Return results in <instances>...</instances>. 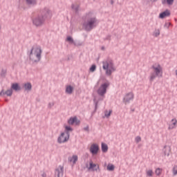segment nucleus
Masks as SVG:
<instances>
[{
	"mask_svg": "<svg viewBox=\"0 0 177 177\" xmlns=\"http://www.w3.org/2000/svg\"><path fill=\"white\" fill-rule=\"evenodd\" d=\"M145 172L147 177H152L154 175V171H153V169H146Z\"/></svg>",
	"mask_w": 177,
	"mask_h": 177,
	"instance_id": "a211bd4d",
	"label": "nucleus"
},
{
	"mask_svg": "<svg viewBox=\"0 0 177 177\" xmlns=\"http://www.w3.org/2000/svg\"><path fill=\"white\" fill-rule=\"evenodd\" d=\"M173 174L174 176L177 175V165H175L173 168Z\"/></svg>",
	"mask_w": 177,
	"mask_h": 177,
	"instance_id": "c756f323",
	"label": "nucleus"
},
{
	"mask_svg": "<svg viewBox=\"0 0 177 177\" xmlns=\"http://www.w3.org/2000/svg\"><path fill=\"white\" fill-rule=\"evenodd\" d=\"M103 69L106 70V75H111V73L115 71V68H114V65L113 62L110 61H104L103 62Z\"/></svg>",
	"mask_w": 177,
	"mask_h": 177,
	"instance_id": "7ed1b4c3",
	"label": "nucleus"
},
{
	"mask_svg": "<svg viewBox=\"0 0 177 177\" xmlns=\"http://www.w3.org/2000/svg\"><path fill=\"white\" fill-rule=\"evenodd\" d=\"M171 15L169 10H167L163 12H161L159 15L160 19H165V17H168Z\"/></svg>",
	"mask_w": 177,
	"mask_h": 177,
	"instance_id": "f8f14e48",
	"label": "nucleus"
},
{
	"mask_svg": "<svg viewBox=\"0 0 177 177\" xmlns=\"http://www.w3.org/2000/svg\"><path fill=\"white\" fill-rule=\"evenodd\" d=\"M70 162L72 164H75L78 161V156L77 155H73L72 157L69 158Z\"/></svg>",
	"mask_w": 177,
	"mask_h": 177,
	"instance_id": "dca6fc26",
	"label": "nucleus"
},
{
	"mask_svg": "<svg viewBox=\"0 0 177 177\" xmlns=\"http://www.w3.org/2000/svg\"><path fill=\"white\" fill-rule=\"evenodd\" d=\"M153 35L155 37H158V35H160V30L159 29H156L153 33Z\"/></svg>",
	"mask_w": 177,
	"mask_h": 177,
	"instance_id": "cd10ccee",
	"label": "nucleus"
},
{
	"mask_svg": "<svg viewBox=\"0 0 177 177\" xmlns=\"http://www.w3.org/2000/svg\"><path fill=\"white\" fill-rule=\"evenodd\" d=\"M73 9H74V6H72Z\"/></svg>",
	"mask_w": 177,
	"mask_h": 177,
	"instance_id": "72a5a7b5",
	"label": "nucleus"
},
{
	"mask_svg": "<svg viewBox=\"0 0 177 177\" xmlns=\"http://www.w3.org/2000/svg\"><path fill=\"white\" fill-rule=\"evenodd\" d=\"M111 113H113V111H111V110H110L109 111H105V112H104L105 117H106V118L110 117V115H111Z\"/></svg>",
	"mask_w": 177,
	"mask_h": 177,
	"instance_id": "393cba45",
	"label": "nucleus"
},
{
	"mask_svg": "<svg viewBox=\"0 0 177 177\" xmlns=\"http://www.w3.org/2000/svg\"><path fill=\"white\" fill-rule=\"evenodd\" d=\"M135 140H136V143H139V142H140L142 140V138H140V136H137L135 138Z\"/></svg>",
	"mask_w": 177,
	"mask_h": 177,
	"instance_id": "2f4dec72",
	"label": "nucleus"
},
{
	"mask_svg": "<svg viewBox=\"0 0 177 177\" xmlns=\"http://www.w3.org/2000/svg\"><path fill=\"white\" fill-rule=\"evenodd\" d=\"M109 86H110V84L109 82L101 84V86L98 88L97 91V93L100 96H104V95H106V93H107V88H109Z\"/></svg>",
	"mask_w": 177,
	"mask_h": 177,
	"instance_id": "20e7f679",
	"label": "nucleus"
},
{
	"mask_svg": "<svg viewBox=\"0 0 177 177\" xmlns=\"http://www.w3.org/2000/svg\"><path fill=\"white\" fill-rule=\"evenodd\" d=\"M102 150L103 153H107L109 147L105 143H102Z\"/></svg>",
	"mask_w": 177,
	"mask_h": 177,
	"instance_id": "6ab92c4d",
	"label": "nucleus"
},
{
	"mask_svg": "<svg viewBox=\"0 0 177 177\" xmlns=\"http://www.w3.org/2000/svg\"><path fill=\"white\" fill-rule=\"evenodd\" d=\"M70 139V134L68 133H62L60 136L58 138L59 143H64Z\"/></svg>",
	"mask_w": 177,
	"mask_h": 177,
	"instance_id": "0eeeda50",
	"label": "nucleus"
},
{
	"mask_svg": "<svg viewBox=\"0 0 177 177\" xmlns=\"http://www.w3.org/2000/svg\"><path fill=\"white\" fill-rule=\"evenodd\" d=\"M66 39L68 42H73V38L71 37H68Z\"/></svg>",
	"mask_w": 177,
	"mask_h": 177,
	"instance_id": "473e14b6",
	"label": "nucleus"
},
{
	"mask_svg": "<svg viewBox=\"0 0 177 177\" xmlns=\"http://www.w3.org/2000/svg\"><path fill=\"white\" fill-rule=\"evenodd\" d=\"M153 73L151 74L149 80L153 81L157 78V77H162V66L160 64H154L151 67Z\"/></svg>",
	"mask_w": 177,
	"mask_h": 177,
	"instance_id": "f03ea898",
	"label": "nucleus"
},
{
	"mask_svg": "<svg viewBox=\"0 0 177 177\" xmlns=\"http://www.w3.org/2000/svg\"><path fill=\"white\" fill-rule=\"evenodd\" d=\"M99 168V165L91 162L90 166L88 167V169L91 171H97V169Z\"/></svg>",
	"mask_w": 177,
	"mask_h": 177,
	"instance_id": "4468645a",
	"label": "nucleus"
},
{
	"mask_svg": "<svg viewBox=\"0 0 177 177\" xmlns=\"http://www.w3.org/2000/svg\"><path fill=\"white\" fill-rule=\"evenodd\" d=\"M96 70V65H92L91 67L90 68V71L91 73H93Z\"/></svg>",
	"mask_w": 177,
	"mask_h": 177,
	"instance_id": "c85d7f7f",
	"label": "nucleus"
},
{
	"mask_svg": "<svg viewBox=\"0 0 177 177\" xmlns=\"http://www.w3.org/2000/svg\"><path fill=\"white\" fill-rule=\"evenodd\" d=\"M65 129L67 131L66 133H68V132H71V131H73V129H71V127L70 126H66Z\"/></svg>",
	"mask_w": 177,
	"mask_h": 177,
	"instance_id": "bb28decb",
	"label": "nucleus"
},
{
	"mask_svg": "<svg viewBox=\"0 0 177 177\" xmlns=\"http://www.w3.org/2000/svg\"><path fill=\"white\" fill-rule=\"evenodd\" d=\"M155 174L157 176H160V175H161V174H162V169L156 168L155 170Z\"/></svg>",
	"mask_w": 177,
	"mask_h": 177,
	"instance_id": "aec40b11",
	"label": "nucleus"
},
{
	"mask_svg": "<svg viewBox=\"0 0 177 177\" xmlns=\"http://www.w3.org/2000/svg\"><path fill=\"white\" fill-rule=\"evenodd\" d=\"M45 22V19L42 16L37 17L33 19V24L36 26V27H39V26H42Z\"/></svg>",
	"mask_w": 177,
	"mask_h": 177,
	"instance_id": "423d86ee",
	"label": "nucleus"
},
{
	"mask_svg": "<svg viewBox=\"0 0 177 177\" xmlns=\"http://www.w3.org/2000/svg\"><path fill=\"white\" fill-rule=\"evenodd\" d=\"M11 88L14 91H20V86H19L18 84H12Z\"/></svg>",
	"mask_w": 177,
	"mask_h": 177,
	"instance_id": "412c9836",
	"label": "nucleus"
},
{
	"mask_svg": "<svg viewBox=\"0 0 177 177\" xmlns=\"http://www.w3.org/2000/svg\"><path fill=\"white\" fill-rule=\"evenodd\" d=\"M12 93H13V91H12V89L7 90L6 92L1 91L0 93V96H3V95H6L7 96H12Z\"/></svg>",
	"mask_w": 177,
	"mask_h": 177,
	"instance_id": "2eb2a0df",
	"label": "nucleus"
},
{
	"mask_svg": "<svg viewBox=\"0 0 177 177\" xmlns=\"http://www.w3.org/2000/svg\"><path fill=\"white\" fill-rule=\"evenodd\" d=\"M132 100H133V93H129L125 95L124 97V102L129 103V102H131Z\"/></svg>",
	"mask_w": 177,
	"mask_h": 177,
	"instance_id": "9b49d317",
	"label": "nucleus"
},
{
	"mask_svg": "<svg viewBox=\"0 0 177 177\" xmlns=\"http://www.w3.org/2000/svg\"><path fill=\"white\" fill-rule=\"evenodd\" d=\"M153 1H156V0H153Z\"/></svg>",
	"mask_w": 177,
	"mask_h": 177,
	"instance_id": "f704fd0d",
	"label": "nucleus"
},
{
	"mask_svg": "<svg viewBox=\"0 0 177 177\" xmlns=\"http://www.w3.org/2000/svg\"><path fill=\"white\" fill-rule=\"evenodd\" d=\"M55 175H57V177L63 176V167H60L59 169H57L55 170Z\"/></svg>",
	"mask_w": 177,
	"mask_h": 177,
	"instance_id": "f3484780",
	"label": "nucleus"
},
{
	"mask_svg": "<svg viewBox=\"0 0 177 177\" xmlns=\"http://www.w3.org/2000/svg\"><path fill=\"white\" fill-rule=\"evenodd\" d=\"M66 93H69V94L73 93V87H71V86H66Z\"/></svg>",
	"mask_w": 177,
	"mask_h": 177,
	"instance_id": "5701e85b",
	"label": "nucleus"
},
{
	"mask_svg": "<svg viewBox=\"0 0 177 177\" xmlns=\"http://www.w3.org/2000/svg\"><path fill=\"white\" fill-rule=\"evenodd\" d=\"M24 88L26 91H31V88H32L31 84L30 83L25 84Z\"/></svg>",
	"mask_w": 177,
	"mask_h": 177,
	"instance_id": "4be33fe9",
	"label": "nucleus"
},
{
	"mask_svg": "<svg viewBox=\"0 0 177 177\" xmlns=\"http://www.w3.org/2000/svg\"><path fill=\"white\" fill-rule=\"evenodd\" d=\"M165 1H167V3H168V5H172V3H174V0H164L162 1V3H165Z\"/></svg>",
	"mask_w": 177,
	"mask_h": 177,
	"instance_id": "a878e982",
	"label": "nucleus"
},
{
	"mask_svg": "<svg viewBox=\"0 0 177 177\" xmlns=\"http://www.w3.org/2000/svg\"><path fill=\"white\" fill-rule=\"evenodd\" d=\"M90 151L92 154H97V152L99 151V145H97V144L91 145Z\"/></svg>",
	"mask_w": 177,
	"mask_h": 177,
	"instance_id": "9d476101",
	"label": "nucleus"
},
{
	"mask_svg": "<svg viewBox=\"0 0 177 177\" xmlns=\"http://www.w3.org/2000/svg\"><path fill=\"white\" fill-rule=\"evenodd\" d=\"M163 153L165 156H167V157L171 154V147L165 146L163 149Z\"/></svg>",
	"mask_w": 177,
	"mask_h": 177,
	"instance_id": "ddd939ff",
	"label": "nucleus"
},
{
	"mask_svg": "<svg viewBox=\"0 0 177 177\" xmlns=\"http://www.w3.org/2000/svg\"><path fill=\"white\" fill-rule=\"evenodd\" d=\"M26 2L29 5H32V3H35V0H26Z\"/></svg>",
	"mask_w": 177,
	"mask_h": 177,
	"instance_id": "7c9ffc66",
	"label": "nucleus"
},
{
	"mask_svg": "<svg viewBox=\"0 0 177 177\" xmlns=\"http://www.w3.org/2000/svg\"><path fill=\"white\" fill-rule=\"evenodd\" d=\"M95 24H96V19L91 18L88 19L87 22L84 24V28L87 31H90V30H92V28L95 27Z\"/></svg>",
	"mask_w": 177,
	"mask_h": 177,
	"instance_id": "39448f33",
	"label": "nucleus"
},
{
	"mask_svg": "<svg viewBox=\"0 0 177 177\" xmlns=\"http://www.w3.org/2000/svg\"><path fill=\"white\" fill-rule=\"evenodd\" d=\"M80 120L78 119H77L76 116L73 117V118H71L68 120V124H69V125H80Z\"/></svg>",
	"mask_w": 177,
	"mask_h": 177,
	"instance_id": "1a4fd4ad",
	"label": "nucleus"
},
{
	"mask_svg": "<svg viewBox=\"0 0 177 177\" xmlns=\"http://www.w3.org/2000/svg\"><path fill=\"white\" fill-rule=\"evenodd\" d=\"M177 127V120L176 118H173L169 124L168 129L171 131V129H175Z\"/></svg>",
	"mask_w": 177,
	"mask_h": 177,
	"instance_id": "6e6552de",
	"label": "nucleus"
},
{
	"mask_svg": "<svg viewBox=\"0 0 177 177\" xmlns=\"http://www.w3.org/2000/svg\"><path fill=\"white\" fill-rule=\"evenodd\" d=\"M42 53V50L41 47L38 46H34L30 53V59L32 62H39L41 60V55Z\"/></svg>",
	"mask_w": 177,
	"mask_h": 177,
	"instance_id": "f257e3e1",
	"label": "nucleus"
},
{
	"mask_svg": "<svg viewBox=\"0 0 177 177\" xmlns=\"http://www.w3.org/2000/svg\"><path fill=\"white\" fill-rule=\"evenodd\" d=\"M114 165L109 164L107 166V170L108 171H114Z\"/></svg>",
	"mask_w": 177,
	"mask_h": 177,
	"instance_id": "b1692460",
	"label": "nucleus"
}]
</instances>
